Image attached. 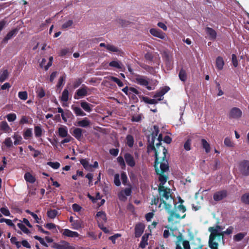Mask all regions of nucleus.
<instances>
[{"label": "nucleus", "mask_w": 249, "mask_h": 249, "mask_svg": "<svg viewBox=\"0 0 249 249\" xmlns=\"http://www.w3.org/2000/svg\"><path fill=\"white\" fill-rule=\"evenodd\" d=\"M154 130L150 136L148 137L147 152L149 153L151 151H153L155 152L154 156H158L159 154H162L164 156H166L167 153V150L165 147L162 145L161 143H157L156 146H154V142L159 133V127L157 125L154 126Z\"/></svg>", "instance_id": "nucleus-1"}, {"label": "nucleus", "mask_w": 249, "mask_h": 249, "mask_svg": "<svg viewBox=\"0 0 249 249\" xmlns=\"http://www.w3.org/2000/svg\"><path fill=\"white\" fill-rule=\"evenodd\" d=\"M155 168L156 172L159 175V179L160 183H164L168 179V176L164 174V172L168 169V160L167 157H155Z\"/></svg>", "instance_id": "nucleus-2"}, {"label": "nucleus", "mask_w": 249, "mask_h": 249, "mask_svg": "<svg viewBox=\"0 0 249 249\" xmlns=\"http://www.w3.org/2000/svg\"><path fill=\"white\" fill-rule=\"evenodd\" d=\"M209 231L211 232L209 240L210 247L211 249H218V242L222 240V243L224 244L222 234L219 233L217 230L214 228H209Z\"/></svg>", "instance_id": "nucleus-3"}, {"label": "nucleus", "mask_w": 249, "mask_h": 249, "mask_svg": "<svg viewBox=\"0 0 249 249\" xmlns=\"http://www.w3.org/2000/svg\"><path fill=\"white\" fill-rule=\"evenodd\" d=\"M166 200L161 201V203L160 204L159 207L160 206L161 203L164 204V209L169 214V216L168 218V221L169 222H173L174 220V218L181 219L184 218L185 217V214H184L183 215H181L179 213H176V212L172 211L171 210V205L166 203Z\"/></svg>", "instance_id": "nucleus-4"}, {"label": "nucleus", "mask_w": 249, "mask_h": 249, "mask_svg": "<svg viewBox=\"0 0 249 249\" xmlns=\"http://www.w3.org/2000/svg\"><path fill=\"white\" fill-rule=\"evenodd\" d=\"M170 189L163 186L162 183H160L158 186V192L160 195V201L167 200L171 198L173 199L172 194L170 192Z\"/></svg>", "instance_id": "nucleus-5"}, {"label": "nucleus", "mask_w": 249, "mask_h": 249, "mask_svg": "<svg viewBox=\"0 0 249 249\" xmlns=\"http://www.w3.org/2000/svg\"><path fill=\"white\" fill-rule=\"evenodd\" d=\"M134 81L141 86L146 87V89L149 90L152 89V87L148 86L149 82L147 77L146 76L138 74H134Z\"/></svg>", "instance_id": "nucleus-6"}, {"label": "nucleus", "mask_w": 249, "mask_h": 249, "mask_svg": "<svg viewBox=\"0 0 249 249\" xmlns=\"http://www.w3.org/2000/svg\"><path fill=\"white\" fill-rule=\"evenodd\" d=\"M242 115V112L241 110L236 107L232 108L229 113L228 116L230 119H239Z\"/></svg>", "instance_id": "nucleus-7"}, {"label": "nucleus", "mask_w": 249, "mask_h": 249, "mask_svg": "<svg viewBox=\"0 0 249 249\" xmlns=\"http://www.w3.org/2000/svg\"><path fill=\"white\" fill-rule=\"evenodd\" d=\"M88 88L85 85H83L82 87L78 89L74 95V98L75 99H78L80 98L85 97L88 94Z\"/></svg>", "instance_id": "nucleus-8"}, {"label": "nucleus", "mask_w": 249, "mask_h": 249, "mask_svg": "<svg viewBox=\"0 0 249 249\" xmlns=\"http://www.w3.org/2000/svg\"><path fill=\"white\" fill-rule=\"evenodd\" d=\"M239 170L244 176L249 175V161L244 160L240 163Z\"/></svg>", "instance_id": "nucleus-9"}, {"label": "nucleus", "mask_w": 249, "mask_h": 249, "mask_svg": "<svg viewBox=\"0 0 249 249\" xmlns=\"http://www.w3.org/2000/svg\"><path fill=\"white\" fill-rule=\"evenodd\" d=\"M150 33L153 36L161 39H165L166 34L160 29L152 28L149 30Z\"/></svg>", "instance_id": "nucleus-10"}, {"label": "nucleus", "mask_w": 249, "mask_h": 249, "mask_svg": "<svg viewBox=\"0 0 249 249\" xmlns=\"http://www.w3.org/2000/svg\"><path fill=\"white\" fill-rule=\"evenodd\" d=\"M205 32L209 39L213 41L216 39L217 33L213 29L209 27H206L205 28Z\"/></svg>", "instance_id": "nucleus-11"}, {"label": "nucleus", "mask_w": 249, "mask_h": 249, "mask_svg": "<svg viewBox=\"0 0 249 249\" xmlns=\"http://www.w3.org/2000/svg\"><path fill=\"white\" fill-rule=\"evenodd\" d=\"M177 241L176 242V249H185L184 246V243L185 242H187L189 244V241L186 240H183L182 235L181 233L179 232V235L177 236Z\"/></svg>", "instance_id": "nucleus-12"}, {"label": "nucleus", "mask_w": 249, "mask_h": 249, "mask_svg": "<svg viewBox=\"0 0 249 249\" xmlns=\"http://www.w3.org/2000/svg\"><path fill=\"white\" fill-rule=\"evenodd\" d=\"M227 196V191L223 190L215 193L213 195V199L215 201H220L226 197Z\"/></svg>", "instance_id": "nucleus-13"}, {"label": "nucleus", "mask_w": 249, "mask_h": 249, "mask_svg": "<svg viewBox=\"0 0 249 249\" xmlns=\"http://www.w3.org/2000/svg\"><path fill=\"white\" fill-rule=\"evenodd\" d=\"M144 225L142 223H139L136 225L135 228V233L136 237H140L143 232Z\"/></svg>", "instance_id": "nucleus-14"}, {"label": "nucleus", "mask_w": 249, "mask_h": 249, "mask_svg": "<svg viewBox=\"0 0 249 249\" xmlns=\"http://www.w3.org/2000/svg\"><path fill=\"white\" fill-rule=\"evenodd\" d=\"M17 32L18 30L17 29H12L7 33L6 36L3 39L2 42L4 43H7L9 39L12 38L17 34Z\"/></svg>", "instance_id": "nucleus-15"}, {"label": "nucleus", "mask_w": 249, "mask_h": 249, "mask_svg": "<svg viewBox=\"0 0 249 249\" xmlns=\"http://www.w3.org/2000/svg\"><path fill=\"white\" fill-rule=\"evenodd\" d=\"M225 62L223 60V58L221 56L217 57L215 61V67L216 68L219 70L221 71L223 69V67L224 66Z\"/></svg>", "instance_id": "nucleus-16"}, {"label": "nucleus", "mask_w": 249, "mask_h": 249, "mask_svg": "<svg viewBox=\"0 0 249 249\" xmlns=\"http://www.w3.org/2000/svg\"><path fill=\"white\" fill-rule=\"evenodd\" d=\"M71 134L77 140L79 141L81 140L83 137L82 130L80 128H75Z\"/></svg>", "instance_id": "nucleus-17"}, {"label": "nucleus", "mask_w": 249, "mask_h": 249, "mask_svg": "<svg viewBox=\"0 0 249 249\" xmlns=\"http://www.w3.org/2000/svg\"><path fill=\"white\" fill-rule=\"evenodd\" d=\"M81 107L82 108L88 112H90L92 110L91 107L93 106L92 105L89 104L86 101H82L80 103Z\"/></svg>", "instance_id": "nucleus-18"}, {"label": "nucleus", "mask_w": 249, "mask_h": 249, "mask_svg": "<svg viewBox=\"0 0 249 249\" xmlns=\"http://www.w3.org/2000/svg\"><path fill=\"white\" fill-rule=\"evenodd\" d=\"M77 125L79 126L86 127L90 124V121L87 118H84L81 121H79L77 123Z\"/></svg>", "instance_id": "nucleus-19"}, {"label": "nucleus", "mask_w": 249, "mask_h": 249, "mask_svg": "<svg viewBox=\"0 0 249 249\" xmlns=\"http://www.w3.org/2000/svg\"><path fill=\"white\" fill-rule=\"evenodd\" d=\"M211 228H215L219 233H220L222 234L223 238L224 237V234H230L232 232V228H231V229L229 228V229H228L226 231H221V230L223 229V228L218 225H217L215 227H212ZM223 240L224 241L223 239Z\"/></svg>", "instance_id": "nucleus-20"}, {"label": "nucleus", "mask_w": 249, "mask_h": 249, "mask_svg": "<svg viewBox=\"0 0 249 249\" xmlns=\"http://www.w3.org/2000/svg\"><path fill=\"white\" fill-rule=\"evenodd\" d=\"M162 99L159 98L158 100H156L155 99H150L148 97L143 96L142 100L146 103L149 104H157L158 103V101H160L162 100Z\"/></svg>", "instance_id": "nucleus-21"}, {"label": "nucleus", "mask_w": 249, "mask_h": 249, "mask_svg": "<svg viewBox=\"0 0 249 249\" xmlns=\"http://www.w3.org/2000/svg\"><path fill=\"white\" fill-rule=\"evenodd\" d=\"M201 144L202 148L205 150L206 153H209L211 151V147L207 141L204 139H202L201 140Z\"/></svg>", "instance_id": "nucleus-22"}, {"label": "nucleus", "mask_w": 249, "mask_h": 249, "mask_svg": "<svg viewBox=\"0 0 249 249\" xmlns=\"http://www.w3.org/2000/svg\"><path fill=\"white\" fill-rule=\"evenodd\" d=\"M172 211L176 212V213H179L181 215H183L186 211L185 207L183 205L180 204L177 207H175V208L172 210Z\"/></svg>", "instance_id": "nucleus-23"}, {"label": "nucleus", "mask_w": 249, "mask_h": 249, "mask_svg": "<svg viewBox=\"0 0 249 249\" xmlns=\"http://www.w3.org/2000/svg\"><path fill=\"white\" fill-rule=\"evenodd\" d=\"M43 129L40 125H35L34 127L35 136L36 138L41 137L43 133Z\"/></svg>", "instance_id": "nucleus-24"}, {"label": "nucleus", "mask_w": 249, "mask_h": 249, "mask_svg": "<svg viewBox=\"0 0 249 249\" xmlns=\"http://www.w3.org/2000/svg\"><path fill=\"white\" fill-rule=\"evenodd\" d=\"M71 108L76 116H84L86 115V114L79 107L72 106L71 107Z\"/></svg>", "instance_id": "nucleus-25"}, {"label": "nucleus", "mask_w": 249, "mask_h": 249, "mask_svg": "<svg viewBox=\"0 0 249 249\" xmlns=\"http://www.w3.org/2000/svg\"><path fill=\"white\" fill-rule=\"evenodd\" d=\"M109 66L118 69H122L124 65L122 63L118 61H112L109 63Z\"/></svg>", "instance_id": "nucleus-26"}, {"label": "nucleus", "mask_w": 249, "mask_h": 249, "mask_svg": "<svg viewBox=\"0 0 249 249\" xmlns=\"http://www.w3.org/2000/svg\"><path fill=\"white\" fill-rule=\"evenodd\" d=\"M14 139V144L16 145H19L22 143V138L20 135L15 134L13 136Z\"/></svg>", "instance_id": "nucleus-27"}, {"label": "nucleus", "mask_w": 249, "mask_h": 249, "mask_svg": "<svg viewBox=\"0 0 249 249\" xmlns=\"http://www.w3.org/2000/svg\"><path fill=\"white\" fill-rule=\"evenodd\" d=\"M134 140L133 136L127 135L126 137V144L129 147H132L134 145Z\"/></svg>", "instance_id": "nucleus-28"}, {"label": "nucleus", "mask_w": 249, "mask_h": 249, "mask_svg": "<svg viewBox=\"0 0 249 249\" xmlns=\"http://www.w3.org/2000/svg\"><path fill=\"white\" fill-rule=\"evenodd\" d=\"M33 133L32 128L26 129L23 133V136L25 140H29L32 137Z\"/></svg>", "instance_id": "nucleus-29"}, {"label": "nucleus", "mask_w": 249, "mask_h": 249, "mask_svg": "<svg viewBox=\"0 0 249 249\" xmlns=\"http://www.w3.org/2000/svg\"><path fill=\"white\" fill-rule=\"evenodd\" d=\"M58 134L60 137L64 138L68 135V130L66 127H60L58 128Z\"/></svg>", "instance_id": "nucleus-30"}, {"label": "nucleus", "mask_w": 249, "mask_h": 249, "mask_svg": "<svg viewBox=\"0 0 249 249\" xmlns=\"http://www.w3.org/2000/svg\"><path fill=\"white\" fill-rule=\"evenodd\" d=\"M63 234L68 237H78L79 234L77 232L71 231L68 229H65L64 231Z\"/></svg>", "instance_id": "nucleus-31"}, {"label": "nucleus", "mask_w": 249, "mask_h": 249, "mask_svg": "<svg viewBox=\"0 0 249 249\" xmlns=\"http://www.w3.org/2000/svg\"><path fill=\"white\" fill-rule=\"evenodd\" d=\"M0 127L1 129L5 132H9L11 130V128L6 121H2L0 123Z\"/></svg>", "instance_id": "nucleus-32"}, {"label": "nucleus", "mask_w": 249, "mask_h": 249, "mask_svg": "<svg viewBox=\"0 0 249 249\" xmlns=\"http://www.w3.org/2000/svg\"><path fill=\"white\" fill-rule=\"evenodd\" d=\"M178 76L181 81L183 82L186 81L187 79V74L186 71L183 69H181L179 71Z\"/></svg>", "instance_id": "nucleus-33"}, {"label": "nucleus", "mask_w": 249, "mask_h": 249, "mask_svg": "<svg viewBox=\"0 0 249 249\" xmlns=\"http://www.w3.org/2000/svg\"><path fill=\"white\" fill-rule=\"evenodd\" d=\"M69 99V91L67 89H65L62 94L61 100L63 102H67Z\"/></svg>", "instance_id": "nucleus-34"}, {"label": "nucleus", "mask_w": 249, "mask_h": 249, "mask_svg": "<svg viewBox=\"0 0 249 249\" xmlns=\"http://www.w3.org/2000/svg\"><path fill=\"white\" fill-rule=\"evenodd\" d=\"M9 73L7 70L3 71L2 73L0 75V82H3L8 77Z\"/></svg>", "instance_id": "nucleus-35"}, {"label": "nucleus", "mask_w": 249, "mask_h": 249, "mask_svg": "<svg viewBox=\"0 0 249 249\" xmlns=\"http://www.w3.org/2000/svg\"><path fill=\"white\" fill-rule=\"evenodd\" d=\"M110 80L116 83L119 87H122L124 86L123 82L120 80L119 78L114 76H110Z\"/></svg>", "instance_id": "nucleus-36"}, {"label": "nucleus", "mask_w": 249, "mask_h": 249, "mask_svg": "<svg viewBox=\"0 0 249 249\" xmlns=\"http://www.w3.org/2000/svg\"><path fill=\"white\" fill-rule=\"evenodd\" d=\"M24 178L26 181L31 183H34L35 181V178L29 172L25 174Z\"/></svg>", "instance_id": "nucleus-37"}, {"label": "nucleus", "mask_w": 249, "mask_h": 249, "mask_svg": "<svg viewBox=\"0 0 249 249\" xmlns=\"http://www.w3.org/2000/svg\"><path fill=\"white\" fill-rule=\"evenodd\" d=\"M116 22L120 24L122 27H126L130 23L129 21L121 18L117 19Z\"/></svg>", "instance_id": "nucleus-38"}, {"label": "nucleus", "mask_w": 249, "mask_h": 249, "mask_svg": "<svg viewBox=\"0 0 249 249\" xmlns=\"http://www.w3.org/2000/svg\"><path fill=\"white\" fill-rule=\"evenodd\" d=\"M61 249H74V248L70 246L69 243L65 241H62L60 243Z\"/></svg>", "instance_id": "nucleus-39"}, {"label": "nucleus", "mask_w": 249, "mask_h": 249, "mask_svg": "<svg viewBox=\"0 0 249 249\" xmlns=\"http://www.w3.org/2000/svg\"><path fill=\"white\" fill-rule=\"evenodd\" d=\"M125 160L129 165L134 166L135 164V160L133 157H125Z\"/></svg>", "instance_id": "nucleus-40"}, {"label": "nucleus", "mask_w": 249, "mask_h": 249, "mask_svg": "<svg viewBox=\"0 0 249 249\" xmlns=\"http://www.w3.org/2000/svg\"><path fill=\"white\" fill-rule=\"evenodd\" d=\"M19 98L22 100H26L28 98V93L26 91H19L18 93Z\"/></svg>", "instance_id": "nucleus-41"}, {"label": "nucleus", "mask_w": 249, "mask_h": 249, "mask_svg": "<svg viewBox=\"0 0 249 249\" xmlns=\"http://www.w3.org/2000/svg\"><path fill=\"white\" fill-rule=\"evenodd\" d=\"M107 49L109 51L112 52H120V50L116 47H115L114 45H110V44H107Z\"/></svg>", "instance_id": "nucleus-42"}, {"label": "nucleus", "mask_w": 249, "mask_h": 249, "mask_svg": "<svg viewBox=\"0 0 249 249\" xmlns=\"http://www.w3.org/2000/svg\"><path fill=\"white\" fill-rule=\"evenodd\" d=\"M65 78H66V76H65V74L63 75L60 77V78H59V80H58V82L56 85V87L57 88H60V87L62 86V85L64 84L65 81Z\"/></svg>", "instance_id": "nucleus-43"}, {"label": "nucleus", "mask_w": 249, "mask_h": 249, "mask_svg": "<svg viewBox=\"0 0 249 249\" xmlns=\"http://www.w3.org/2000/svg\"><path fill=\"white\" fill-rule=\"evenodd\" d=\"M58 212L55 210H50L47 212V215L51 218H54L57 214Z\"/></svg>", "instance_id": "nucleus-44"}, {"label": "nucleus", "mask_w": 249, "mask_h": 249, "mask_svg": "<svg viewBox=\"0 0 249 249\" xmlns=\"http://www.w3.org/2000/svg\"><path fill=\"white\" fill-rule=\"evenodd\" d=\"M80 162L86 169L89 170L92 167V165L89 164L88 161L86 160L81 159L80 160Z\"/></svg>", "instance_id": "nucleus-45"}, {"label": "nucleus", "mask_w": 249, "mask_h": 249, "mask_svg": "<svg viewBox=\"0 0 249 249\" xmlns=\"http://www.w3.org/2000/svg\"><path fill=\"white\" fill-rule=\"evenodd\" d=\"M241 201L244 203L249 205V193L244 194L241 197Z\"/></svg>", "instance_id": "nucleus-46"}, {"label": "nucleus", "mask_w": 249, "mask_h": 249, "mask_svg": "<svg viewBox=\"0 0 249 249\" xmlns=\"http://www.w3.org/2000/svg\"><path fill=\"white\" fill-rule=\"evenodd\" d=\"M73 24V22L72 20H69L66 22H65L64 24H63V25H62V28L63 29H66L67 28L71 27Z\"/></svg>", "instance_id": "nucleus-47"}, {"label": "nucleus", "mask_w": 249, "mask_h": 249, "mask_svg": "<svg viewBox=\"0 0 249 249\" xmlns=\"http://www.w3.org/2000/svg\"><path fill=\"white\" fill-rule=\"evenodd\" d=\"M37 96L38 98L41 99L44 97L45 95V92L42 88H39L37 91Z\"/></svg>", "instance_id": "nucleus-48"}, {"label": "nucleus", "mask_w": 249, "mask_h": 249, "mask_svg": "<svg viewBox=\"0 0 249 249\" xmlns=\"http://www.w3.org/2000/svg\"><path fill=\"white\" fill-rule=\"evenodd\" d=\"M6 118L8 122H11L16 120L17 118V115L15 113H9L7 115Z\"/></svg>", "instance_id": "nucleus-49"}, {"label": "nucleus", "mask_w": 249, "mask_h": 249, "mask_svg": "<svg viewBox=\"0 0 249 249\" xmlns=\"http://www.w3.org/2000/svg\"><path fill=\"white\" fill-rule=\"evenodd\" d=\"M224 144L228 147H231L233 146V142L231 141V139L229 137H226L224 139Z\"/></svg>", "instance_id": "nucleus-50"}, {"label": "nucleus", "mask_w": 249, "mask_h": 249, "mask_svg": "<svg viewBox=\"0 0 249 249\" xmlns=\"http://www.w3.org/2000/svg\"><path fill=\"white\" fill-rule=\"evenodd\" d=\"M231 62L234 67L236 68L238 66V62L237 58V56L235 54H232L231 55Z\"/></svg>", "instance_id": "nucleus-51"}, {"label": "nucleus", "mask_w": 249, "mask_h": 249, "mask_svg": "<svg viewBox=\"0 0 249 249\" xmlns=\"http://www.w3.org/2000/svg\"><path fill=\"white\" fill-rule=\"evenodd\" d=\"M71 53V51L70 50V49L69 48H64L62 49L59 53V55L60 56L63 57L67 55V54Z\"/></svg>", "instance_id": "nucleus-52"}, {"label": "nucleus", "mask_w": 249, "mask_h": 249, "mask_svg": "<svg viewBox=\"0 0 249 249\" xmlns=\"http://www.w3.org/2000/svg\"><path fill=\"white\" fill-rule=\"evenodd\" d=\"M245 236V234L239 233L233 236V239L236 241H240L242 240Z\"/></svg>", "instance_id": "nucleus-53"}, {"label": "nucleus", "mask_w": 249, "mask_h": 249, "mask_svg": "<svg viewBox=\"0 0 249 249\" xmlns=\"http://www.w3.org/2000/svg\"><path fill=\"white\" fill-rule=\"evenodd\" d=\"M191 140L188 139L186 140L184 144V148L187 150L189 151L191 149Z\"/></svg>", "instance_id": "nucleus-54"}, {"label": "nucleus", "mask_w": 249, "mask_h": 249, "mask_svg": "<svg viewBox=\"0 0 249 249\" xmlns=\"http://www.w3.org/2000/svg\"><path fill=\"white\" fill-rule=\"evenodd\" d=\"M3 143L7 147H10L12 145V141L10 137L6 138Z\"/></svg>", "instance_id": "nucleus-55"}, {"label": "nucleus", "mask_w": 249, "mask_h": 249, "mask_svg": "<svg viewBox=\"0 0 249 249\" xmlns=\"http://www.w3.org/2000/svg\"><path fill=\"white\" fill-rule=\"evenodd\" d=\"M72 225L74 229L77 230L81 228V222L80 220L74 221Z\"/></svg>", "instance_id": "nucleus-56"}, {"label": "nucleus", "mask_w": 249, "mask_h": 249, "mask_svg": "<svg viewBox=\"0 0 249 249\" xmlns=\"http://www.w3.org/2000/svg\"><path fill=\"white\" fill-rule=\"evenodd\" d=\"M47 165H50L52 168L54 169H58L60 166V164L59 162H53L51 161L48 162L47 163Z\"/></svg>", "instance_id": "nucleus-57"}, {"label": "nucleus", "mask_w": 249, "mask_h": 249, "mask_svg": "<svg viewBox=\"0 0 249 249\" xmlns=\"http://www.w3.org/2000/svg\"><path fill=\"white\" fill-rule=\"evenodd\" d=\"M96 216L97 217H100L102 219H103L105 222L107 221V217L106 214L103 212H99L97 213Z\"/></svg>", "instance_id": "nucleus-58"}, {"label": "nucleus", "mask_w": 249, "mask_h": 249, "mask_svg": "<svg viewBox=\"0 0 249 249\" xmlns=\"http://www.w3.org/2000/svg\"><path fill=\"white\" fill-rule=\"evenodd\" d=\"M18 226L24 232L26 233H28L30 232L29 230L23 224L18 223Z\"/></svg>", "instance_id": "nucleus-59"}, {"label": "nucleus", "mask_w": 249, "mask_h": 249, "mask_svg": "<svg viewBox=\"0 0 249 249\" xmlns=\"http://www.w3.org/2000/svg\"><path fill=\"white\" fill-rule=\"evenodd\" d=\"M71 115V113L70 111H69V110H68L67 112H65V113L61 114V115L62 118L63 120V121L65 122H67L66 117H69L70 115Z\"/></svg>", "instance_id": "nucleus-60"}, {"label": "nucleus", "mask_w": 249, "mask_h": 249, "mask_svg": "<svg viewBox=\"0 0 249 249\" xmlns=\"http://www.w3.org/2000/svg\"><path fill=\"white\" fill-rule=\"evenodd\" d=\"M28 117L26 116H23L20 120L19 121V124H28L29 123V120H28Z\"/></svg>", "instance_id": "nucleus-61"}, {"label": "nucleus", "mask_w": 249, "mask_h": 249, "mask_svg": "<svg viewBox=\"0 0 249 249\" xmlns=\"http://www.w3.org/2000/svg\"><path fill=\"white\" fill-rule=\"evenodd\" d=\"M118 197L121 201H125L127 198L126 197L125 195L124 194V192L123 191H121L118 194Z\"/></svg>", "instance_id": "nucleus-62"}, {"label": "nucleus", "mask_w": 249, "mask_h": 249, "mask_svg": "<svg viewBox=\"0 0 249 249\" xmlns=\"http://www.w3.org/2000/svg\"><path fill=\"white\" fill-rule=\"evenodd\" d=\"M117 161L120 163V165L122 166V168H124L125 166V162L124 159L122 157H118L117 158Z\"/></svg>", "instance_id": "nucleus-63"}, {"label": "nucleus", "mask_w": 249, "mask_h": 249, "mask_svg": "<svg viewBox=\"0 0 249 249\" xmlns=\"http://www.w3.org/2000/svg\"><path fill=\"white\" fill-rule=\"evenodd\" d=\"M7 24V22L5 19L0 20V32L4 29Z\"/></svg>", "instance_id": "nucleus-64"}]
</instances>
